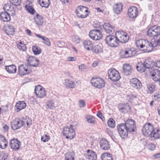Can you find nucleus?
<instances>
[{
    "instance_id": "nucleus-7",
    "label": "nucleus",
    "mask_w": 160,
    "mask_h": 160,
    "mask_svg": "<svg viewBox=\"0 0 160 160\" xmlns=\"http://www.w3.org/2000/svg\"><path fill=\"white\" fill-rule=\"evenodd\" d=\"M91 82L93 86L99 89L104 87L105 83L103 79L100 78H93Z\"/></svg>"
},
{
    "instance_id": "nucleus-13",
    "label": "nucleus",
    "mask_w": 160,
    "mask_h": 160,
    "mask_svg": "<svg viewBox=\"0 0 160 160\" xmlns=\"http://www.w3.org/2000/svg\"><path fill=\"white\" fill-rule=\"evenodd\" d=\"M89 36L92 40H97L102 38V34L100 30L96 29L91 30L89 32Z\"/></svg>"
},
{
    "instance_id": "nucleus-10",
    "label": "nucleus",
    "mask_w": 160,
    "mask_h": 160,
    "mask_svg": "<svg viewBox=\"0 0 160 160\" xmlns=\"http://www.w3.org/2000/svg\"><path fill=\"white\" fill-rule=\"evenodd\" d=\"M148 35L150 37H154L160 34V27L157 26H152L147 31Z\"/></svg>"
},
{
    "instance_id": "nucleus-48",
    "label": "nucleus",
    "mask_w": 160,
    "mask_h": 160,
    "mask_svg": "<svg viewBox=\"0 0 160 160\" xmlns=\"http://www.w3.org/2000/svg\"><path fill=\"white\" fill-rule=\"evenodd\" d=\"M8 158L7 153L2 152L0 153V160H5Z\"/></svg>"
},
{
    "instance_id": "nucleus-15",
    "label": "nucleus",
    "mask_w": 160,
    "mask_h": 160,
    "mask_svg": "<svg viewBox=\"0 0 160 160\" xmlns=\"http://www.w3.org/2000/svg\"><path fill=\"white\" fill-rule=\"evenodd\" d=\"M124 125L129 132H134L136 128L135 122L131 119L127 120L125 122Z\"/></svg>"
},
{
    "instance_id": "nucleus-61",
    "label": "nucleus",
    "mask_w": 160,
    "mask_h": 160,
    "mask_svg": "<svg viewBox=\"0 0 160 160\" xmlns=\"http://www.w3.org/2000/svg\"><path fill=\"white\" fill-rule=\"evenodd\" d=\"M154 63V66L160 68V60L156 61Z\"/></svg>"
},
{
    "instance_id": "nucleus-14",
    "label": "nucleus",
    "mask_w": 160,
    "mask_h": 160,
    "mask_svg": "<svg viewBox=\"0 0 160 160\" xmlns=\"http://www.w3.org/2000/svg\"><path fill=\"white\" fill-rule=\"evenodd\" d=\"M24 124L25 121L17 118L11 122V127L12 129L16 130L22 127Z\"/></svg>"
},
{
    "instance_id": "nucleus-17",
    "label": "nucleus",
    "mask_w": 160,
    "mask_h": 160,
    "mask_svg": "<svg viewBox=\"0 0 160 160\" xmlns=\"http://www.w3.org/2000/svg\"><path fill=\"white\" fill-rule=\"evenodd\" d=\"M150 74L152 79L155 82L160 83V71L158 69H153L150 71Z\"/></svg>"
},
{
    "instance_id": "nucleus-27",
    "label": "nucleus",
    "mask_w": 160,
    "mask_h": 160,
    "mask_svg": "<svg viewBox=\"0 0 160 160\" xmlns=\"http://www.w3.org/2000/svg\"><path fill=\"white\" fill-rule=\"evenodd\" d=\"M3 9L6 12L7 11L9 12L12 16H14L15 15L13 7L12 6H11L10 4L8 3L5 4Z\"/></svg>"
},
{
    "instance_id": "nucleus-42",
    "label": "nucleus",
    "mask_w": 160,
    "mask_h": 160,
    "mask_svg": "<svg viewBox=\"0 0 160 160\" xmlns=\"http://www.w3.org/2000/svg\"><path fill=\"white\" fill-rule=\"evenodd\" d=\"M65 160H74V154L73 152H69L65 154Z\"/></svg>"
},
{
    "instance_id": "nucleus-43",
    "label": "nucleus",
    "mask_w": 160,
    "mask_h": 160,
    "mask_svg": "<svg viewBox=\"0 0 160 160\" xmlns=\"http://www.w3.org/2000/svg\"><path fill=\"white\" fill-rule=\"evenodd\" d=\"M47 106L49 108L52 109L56 107L54 101L53 100H49L47 104Z\"/></svg>"
},
{
    "instance_id": "nucleus-9",
    "label": "nucleus",
    "mask_w": 160,
    "mask_h": 160,
    "mask_svg": "<svg viewBox=\"0 0 160 160\" xmlns=\"http://www.w3.org/2000/svg\"><path fill=\"white\" fill-rule=\"evenodd\" d=\"M124 123H120L117 126V128L120 136L123 139L127 138L128 136V131L125 128Z\"/></svg>"
},
{
    "instance_id": "nucleus-23",
    "label": "nucleus",
    "mask_w": 160,
    "mask_h": 160,
    "mask_svg": "<svg viewBox=\"0 0 160 160\" xmlns=\"http://www.w3.org/2000/svg\"><path fill=\"white\" fill-rule=\"evenodd\" d=\"M28 61L30 66H32L34 67L37 66L39 62L37 58L32 56H30L28 59Z\"/></svg>"
},
{
    "instance_id": "nucleus-52",
    "label": "nucleus",
    "mask_w": 160,
    "mask_h": 160,
    "mask_svg": "<svg viewBox=\"0 0 160 160\" xmlns=\"http://www.w3.org/2000/svg\"><path fill=\"white\" fill-rule=\"evenodd\" d=\"M42 40L43 41V43L46 45L48 46H51V42L48 38L44 36Z\"/></svg>"
},
{
    "instance_id": "nucleus-24",
    "label": "nucleus",
    "mask_w": 160,
    "mask_h": 160,
    "mask_svg": "<svg viewBox=\"0 0 160 160\" xmlns=\"http://www.w3.org/2000/svg\"><path fill=\"white\" fill-rule=\"evenodd\" d=\"M103 28L106 32L108 33H113L114 32L113 27L109 23H105L103 25Z\"/></svg>"
},
{
    "instance_id": "nucleus-8",
    "label": "nucleus",
    "mask_w": 160,
    "mask_h": 160,
    "mask_svg": "<svg viewBox=\"0 0 160 160\" xmlns=\"http://www.w3.org/2000/svg\"><path fill=\"white\" fill-rule=\"evenodd\" d=\"M118 43H126L129 39V37L127 34L123 32H117L116 33Z\"/></svg>"
},
{
    "instance_id": "nucleus-53",
    "label": "nucleus",
    "mask_w": 160,
    "mask_h": 160,
    "mask_svg": "<svg viewBox=\"0 0 160 160\" xmlns=\"http://www.w3.org/2000/svg\"><path fill=\"white\" fill-rule=\"evenodd\" d=\"M79 69L82 72L85 71L87 70V67L84 64H82L80 65L78 67Z\"/></svg>"
},
{
    "instance_id": "nucleus-19",
    "label": "nucleus",
    "mask_w": 160,
    "mask_h": 160,
    "mask_svg": "<svg viewBox=\"0 0 160 160\" xmlns=\"http://www.w3.org/2000/svg\"><path fill=\"white\" fill-rule=\"evenodd\" d=\"M138 13V8L135 7H131L128 9V14L131 18H136L137 16Z\"/></svg>"
},
{
    "instance_id": "nucleus-26",
    "label": "nucleus",
    "mask_w": 160,
    "mask_h": 160,
    "mask_svg": "<svg viewBox=\"0 0 160 160\" xmlns=\"http://www.w3.org/2000/svg\"><path fill=\"white\" fill-rule=\"evenodd\" d=\"M10 13L6 12H2L0 14L1 19L4 22H8L11 19L10 14Z\"/></svg>"
},
{
    "instance_id": "nucleus-62",
    "label": "nucleus",
    "mask_w": 160,
    "mask_h": 160,
    "mask_svg": "<svg viewBox=\"0 0 160 160\" xmlns=\"http://www.w3.org/2000/svg\"><path fill=\"white\" fill-rule=\"evenodd\" d=\"M76 59L75 57H69L67 59L69 61H75Z\"/></svg>"
},
{
    "instance_id": "nucleus-60",
    "label": "nucleus",
    "mask_w": 160,
    "mask_h": 160,
    "mask_svg": "<svg viewBox=\"0 0 160 160\" xmlns=\"http://www.w3.org/2000/svg\"><path fill=\"white\" fill-rule=\"evenodd\" d=\"M9 129V127L7 124H4L3 126V130L4 132H7Z\"/></svg>"
},
{
    "instance_id": "nucleus-56",
    "label": "nucleus",
    "mask_w": 160,
    "mask_h": 160,
    "mask_svg": "<svg viewBox=\"0 0 160 160\" xmlns=\"http://www.w3.org/2000/svg\"><path fill=\"white\" fill-rule=\"evenodd\" d=\"M111 157V154L109 153H104L102 154L101 156V158L102 159L103 158H105L107 157Z\"/></svg>"
},
{
    "instance_id": "nucleus-32",
    "label": "nucleus",
    "mask_w": 160,
    "mask_h": 160,
    "mask_svg": "<svg viewBox=\"0 0 160 160\" xmlns=\"http://www.w3.org/2000/svg\"><path fill=\"white\" fill-rule=\"evenodd\" d=\"M26 106V104L23 101H20L16 103L15 108L17 112H19L20 110L24 108Z\"/></svg>"
},
{
    "instance_id": "nucleus-55",
    "label": "nucleus",
    "mask_w": 160,
    "mask_h": 160,
    "mask_svg": "<svg viewBox=\"0 0 160 160\" xmlns=\"http://www.w3.org/2000/svg\"><path fill=\"white\" fill-rule=\"evenodd\" d=\"M18 48L21 51H24L26 50V47L25 45H22V46L17 45Z\"/></svg>"
},
{
    "instance_id": "nucleus-46",
    "label": "nucleus",
    "mask_w": 160,
    "mask_h": 160,
    "mask_svg": "<svg viewBox=\"0 0 160 160\" xmlns=\"http://www.w3.org/2000/svg\"><path fill=\"white\" fill-rule=\"evenodd\" d=\"M25 7L28 12L32 14H33L35 12V10L32 7L27 5Z\"/></svg>"
},
{
    "instance_id": "nucleus-33",
    "label": "nucleus",
    "mask_w": 160,
    "mask_h": 160,
    "mask_svg": "<svg viewBox=\"0 0 160 160\" xmlns=\"http://www.w3.org/2000/svg\"><path fill=\"white\" fill-rule=\"evenodd\" d=\"M83 45L85 49L88 50H91L93 46L92 42L89 40H86L84 41Z\"/></svg>"
},
{
    "instance_id": "nucleus-16",
    "label": "nucleus",
    "mask_w": 160,
    "mask_h": 160,
    "mask_svg": "<svg viewBox=\"0 0 160 160\" xmlns=\"http://www.w3.org/2000/svg\"><path fill=\"white\" fill-rule=\"evenodd\" d=\"M35 92L37 96L40 98H43L46 95L45 89L40 85L36 87Z\"/></svg>"
},
{
    "instance_id": "nucleus-36",
    "label": "nucleus",
    "mask_w": 160,
    "mask_h": 160,
    "mask_svg": "<svg viewBox=\"0 0 160 160\" xmlns=\"http://www.w3.org/2000/svg\"><path fill=\"white\" fill-rule=\"evenodd\" d=\"M40 5L42 7L48 8L50 5L49 0H38Z\"/></svg>"
},
{
    "instance_id": "nucleus-28",
    "label": "nucleus",
    "mask_w": 160,
    "mask_h": 160,
    "mask_svg": "<svg viewBox=\"0 0 160 160\" xmlns=\"http://www.w3.org/2000/svg\"><path fill=\"white\" fill-rule=\"evenodd\" d=\"M122 4L121 3H117L113 5V10L115 13L119 14L122 11Z\"/></svg>"
},
{
    "instance_id": "nucleus-44",
    "label": "nucleus",
    "mask_w": 160,
    "mask_h": 160,
    "mask_svg": "<svg viewBox=\"0 0 160 160\" xmlns=\"http://www.w3.org/2000/svg\"><path fill=\"white\" fill-rule=\"evenodd\" d=\"M91 50L96 54L99 53L102 51L101 48L98 45L93 46Z\"/></svg>"
},
{
    "instance_id": "nucleus-2",
    "label": "nucleus",
    "mask_w": 160,
    "mask_h": 160,
    "mask_svg": "<svg viewBox=\"0 0 160 160\" xmlns=\"http://www.w3.org/2000/svg\"><path fill=\"white\" fill-rule=\"evenodd\" d=\"M136 54V51L133 48L122 49L120 53V57L122 58H127L132 57Z\"/></svg>"
},
{
    "instance_id": "nucleus-54",
    "label": "nucleus",
    "mask_w": 160,
    "mask_h": 160,
    "mask_svg": "<svg viewBox=\"0 0 160 160\" xmlns=\"http://www.w3.org/2000/svg\"><path fill=\"white\" fill-rule=\"evenodd\" d=\"M154 99L159 100L160 99V92H158L155 93L154 95Z\"/></svg>"
},
{
    "instance_id": "nucleus-41",
    "label": "nucleus",
    "mask_w": 160,
    "mask_h": 160,
    "mask_svg": "<svg viewBox=\"0 0 160 160\" xmlns=\"http://www.w3.org/2000/svg\"><path fill=\"white\" fill-rule=\"evenodd\" d=\"M131 66L128 64H125L123 66V72L126 75H129V72L131 70Z\"/></svg>"
},
{
    "instance_id": "nucleus-29",
    "label": "nucleus",
    "mask_w": 160,
    "mask_h": 160,
    "mask_svg": "<svg viewBox=\"0 0 160 160\" xmlns=\"http://www.w3.org/2000/svg\"><path fill=\"white\" fill-rule=\"evenodd\" d=\"M4 29L5 33L8 35H12L14 34L15 29L11 25H8L6 28H4Z\"/></svg>"
},
{
    "instance_id": "nucleus-30",
    "label": "nucleus",
    "mask_w": 160,
    "mask_h": 160,
    "mask_svg": "<svg viewBox=\"0 0 160 160\" xmlns=\"http://www.w3.org/2000/svg\"><path fill=\"white\" fill-rule=\"evenodd\" d=\"M146 68L151 69L154 66V62L151 59L145 60L144 63Z\"/></svg>"
},
{
    "instance_id": "nucleus-38",
    "label": "nucleus",
    "mask_w": 160,
    "mask_h": 160,
    "mask_svg": "<svg viewBox=\"0 0 160 160\" xmlns=\"http://www.w3.org/2000/svg\"><path fill=\"white\" fill-rule=\"evenodd\" d=\"M148 93L152 94L155 91V85L152 83H148L146 85Z\"/></svg>"
},
{
    "instance_id": "nucleus-6",
    "label": "nucleus",
    "mask_w": 160,
    "mask_h": 160,
    "mask_svg": "<svg viewBox=\"0 0 160 160\" xmlns=\"http://www.w3.org/2000/svg\"><path fill=\"white\" fill-rule=\"evenodd\" d=\"M109 78L114 82H116L121 77L118 72L114 68L110 69L108 72Z\"/></svg>"
},
{
    "instance_id": "nucleus-50",
    "label": "nucleus",
    "mask_w": 160,
    "mask_h": 160,
    "mask_svg": "<svg viewBox=\"0 0 160 160\" xmlns=\"http://www.w3.org/2000/svg\"><path fill=\"white\" fill-rule=\"evenodd\" d=\"M10 3L15 6L19 5L21 2V0H9Z\"/></svg>"
},
{
    "instance_id": "nucleus-18",
    "label": "nucleus",
    "mask_w": 160,
    "mask_h": 160,
    "mask_svg": "<svg viewBox=\"0 0 160 160\" xmlns=\"http://www.w3.org/2000/svg\"><path fill=\"white\" fill-rule=\"evenodd\" d=\"M130 83L133 88L138 90L141 89L142 87L141 81L137 78H132L130 80Z\"/></svg>"
},
{
    "instance_id": "nucleus-47",
    "label": "nucleus",
    "mask_w": 160,
    "mask_h": 160,
    "mask_svg": "<svg viewBox=\"0 0 160 160\" xmlns=\"http://www.w3.org/2000/svg\"><path fill=\"white\" fill-rule=\"evenodd\" d=\"M108 126L112 128H113L115 126V122L112 118H110L107 122Z\"/></svg>"
},
{
    "instance_id": "nucleus-12",
    "label": "nucleus",
    "mask_w": 160,
    "mask_h": 160,
    "mask_svg": "<svg viewBox=\"0 0 160 160\" xmlns=\"http://www.w3.org/2000/svg\"><path fill=\"white\" fill-rule=\"evenodd\" d=\"M154 130L153 125L150 123L146 124L143 127L142 131L144 136L148 137L152 135Z\"/></svg>"
},
{
    "instance_id": "nucleus-57",
    "label": "nucleus",
    "mask_w": 160,
    "mask_h": 160,
    "mask_svg": "<svg viewBox=\"0 0 160 160\" xmlns=\"http://www.w3.org/2000/svg\"><path fill=\"white\" fill-rule=\"evenodd\" d=\"M74 42L76 44H78L80 42L81 39L78 37H76L74 39Z\"/></svg>"
},
{
    "instance_id": "nucleus-59",
    "label": "nucleus",
    "mask_w": 160,
    "mask_h": 160,
    "mask_svg": "<svg viewBox=\"0 0 160 160\" xmlns=\"http://www.w3.org/2000/svg\"><path fill=\"white\" fill-rule=\"evenodd\" d=\"M85 105V102L82 100L79 101V106L80 107H84Z\"/></svg>"
},
{
    "instance_id": "nucleus-45",
    "label": "nucleus",
    "mask_w": 160,
    "mask_h": 160,
    "mask_svg": "<svg viewBox=\"0 0 160 160\" xmlns=\"http://www.w3.org/2000/svg\"><path fill=\"white\" fill-rule=\"evenodd\" d=\"M32 50L35 55H38L41 52V49L37 46H32Z\"/></svg>"
},
{
    "instance_id": "nucleus-37",
    "label": "nucleus",
    "mask_w": 160,
    "mask_h": 160,
    "mask_svg": "<svg viewBox=\"0 0 160 160\" xmlns=\"http://www.w3.org/2000/svg\"><path fill=\"white\" fill-rule=\"evenodd\" d=\"M6 69L9 73H15L16 72L17 69L16 66L12 65L6 66Z\"/></svg>"
},
{
    "instance_id": "nucleus-35",
    "label": "nucleus",
    "mask_w": 160,
    "mask_h": 160,
    "mask_svg": "<svg viewBox=\"0 0 160 160\" xmlns=\"http://www.w3.org/2000/svg\"><path fill=\"white\" fill-rule=\"evenodd\" d=\"M77 82L72 81L68 80H65L64 84L71 88H75L76 86Z\"/></svg>"
},
{
    "instance_id": "nucleus-4",
    "label": "nucleus",
    "mask_w": 160,
    "mask_h": 160,
    "mask_svg": "<svg viewBox=\"0 0 160 160\" xmlns=\"http://www.w3.org/2000/svg\"><path fill=\"white\" fill-rule=\"evenodd\" d=\"M75 12L78 17L82 18H85L88 16V8L83 6H78L75 10Z\"/></svg>"
},
{
    "instance_id": "nucleus-58",
    "label": "nucleus",
    "mask_w": 160,
    "mask_h": 160,
    "mask_svg": "<svg viewBox=\"0 0 160 160\" xmlns=\"http://www.w3.org/2000/svg\"><path fill=\"white\" fill-rule=\"evenodd\" d=\"M24 121H25V124L24 125L26 124L28 126H29L32 124V121L30 119H29L28 120L26 121V120L24 119Z\"/></svg>"
},
{
    "instance_id": "nucleus-40",
    "label": "nucleus",
    "mask_w": 160,
    "mask_h": 160,
    "mask_svg": "<svg viewBox=\"0 0 160 160\" xmlns=\"http://www.w3.org/2000/svg\"><path fill=\"white\" fill-rule=\"evenodd\" d=\"M151 138L153 139H158L160 138V130L154 129Z\"/></svg>"
},
{
    "instance_id": "nucleus-5",
    "label": "nucleus",
    "mask_w": 160,
    "mask_h": 160,
    "mask_svg": "<svg viewBox=\"0 0 160 160\" xmlns=\"http://www.w3.org/2000/svg\"><path fill=\"white\" fill-rule=\"evenodd\" d=\"M73 126L71 125L69 127H65L63 129V133L67 139H72L73 138L75 135L73 128Z\"/></svg>"
},
{
    "instance_id": "nucleus-64",
    "label": "nucleus",
    "mask_w": 160,
    "mask_h": 160,
    "mask_svg": "<svg viewBox=\"0 0 160 160\" xmlns=\"http://www.w3.org/2000/svg\"><path fill=\"white\" fill-rule=\"evenodd\" d=\"M153 157L155 158H160V153H157L153 155Z\"/></svg>"
},
{
    "instance_id": "nucleus-20",
    "label": "nucleus",
    "mask_w": 160,
    "mask_h": 160,
    "mask_svg": "<svg viewBox=\"0 0 160 160\" xmlns=\"http://www.w3.org/2000/svg\"><path fill=\"white\" fill-rule=\"evenodd\" d=\"M100 148L104 150L109 149L110 147V144L106 139L102 138L99 142Z\"/></svg>"
},
{
    "instance_id": "nucleus-51",
    "label": "nucleus",
    "mask_w": 160,
    "mask_h": 160,
    "mask_svg": "<svg viewBox=\"0 0 160 160\" xmlns=\"http://www.w3.org/2000/svg\"><path fill=\"white\" fill-rule=\"evenodd\" d=\"M50 139V136L49 135L45 134L42 136L41 140L42 141L44 142H48Z\"/></svg>"
},
{
    "instance_id": "nucleus-1",
    "label": "nucleus",
    "mask_w": 160,
    "mask_h": 160,
    "mask_svg": "<svg viewBox=\"0 0 160 160\" xmlns=\"http://www.w3.org/2000/svg\"><path fill=\"white\" fill-rule=\"evenodd\" d=\"M137 47L138 48H142L146 52H151L154 47L160 46V36L157 40L154 38L150 41L147 39H140L135 42Z\"/></svg>"
},
{
    "instance_id": "nucleus-31",
    "label": "nucleus",
    "mask_w": 160,
    "mask_h": 160,
    "mask_svg": "<svg viewBox=\"0 0 160 160\" xmlns=\"http://www.w3.org/2000/svg\"><path fill=\"white\" fill-rule=\"evenodd\" d=\"M34 20L36 24L38 25H42L43 23V17L39 14H37L36 15L34 18Z\"/></svg>"
},
{
    "instance_id": "nucleus-34",
    "label": "nucleus",
    "mask_w": 160,
    "mask_h": 160,
    "mask_svg": "<svg viewBox=\"0 0 160 160\" xmlns=\"http://www.w3.org/2000/svg\"><path fill=\"white\" fill-rule=\"evenodd\" d=\"M7 146V143L5 137L2 135H0V148L4 149Z\"/></svg>"
},
{
    "instance_id": "nucleus-63",
    "label": "nucleus",
    "mask_w": 160,
    "mask_h": 160,
    "mask_svg": "<svg viewBox=\"0 0 160 160\" xmlns=\"http://www.w3.org/2000/svg\"><path fill=\"white\" fill-rule=\"evenodd\" d=\"M97 116L99 118H100L102 120V117L103 118L104 117L102 116V113L100 112L99 111H98V113L97 114Z\"/></svg>"
},
{
    "instance_id": "nucleus-3",
    "label": "nucleus",
    "mask_w": 160,
    "mask_h": 160,
    "mask_svg": "<svg viewBox=\"0 0 160 160\" xmlns=\"http://www.w3.org/2000/svg\"><path fill=\"white\" fill-rule=\"evenodd\" d=\"M106 44L111 47H116L119 45L116 35H109L105 39Z\"/></svg>"
},
{
    "instance_id": "nucleus-22",
    "label": "nucleus",
    "mask_w": 160,
    "mask_h": 160,
    "mask_svg": "<svg viewBox=\"0 0 160 160\" xmlns=\"http://www.w3.org/2000/svg\"><path fill=\"white\" fill-rule=\"evenodd\" d=\"M21 144V142L18 141L17 139H12L10 141V146L11 148L15 150H18Z\"/></svg>"
},
{
    "instance_id": "nucleus-11",
    "label": "nucleus",
    "mask_w": 160,
    "mask_h": 160,
    "mask_svg": "<svg viewBox=\"0 0 160 160\" xmlns=\"http://www.w3.org/2000/svg\"><path fill=\"white\" fill-rule=\"evenodd\" d=\"M29 68L30 66L28 64H23L20 65L18 67L19 75L23 76L30 73L31 71Z\"/></svg>"
},
{
    "instance_id": "nucleus-25",
    "label": "nucleus",
    "mask_w": 160,
    "mask_h": 160,
    "mask_svg": "<svg viewBox=\"0 0 160 160\" xmlns=\"http://www.w3.org/2000/svg\"><path fill=\"white\" fill-rule=\"evenodd\" d=\"M119 110L122 112H127L131 108L130 107L128 103L126 104H120L119 107Z\"/></svg>"
},
{
    "instance_id": "nucleus-49",
    "label": "nucleus",
    "mask_w": 160,
    "mask_h": 160,
    "mask_svg": "<svg viewBox=\"0 0 160 160\" xmlns=\"http://www.w3.org/2000/svg\"><path fill=\"white\" fill-rule=\"evenodd\" d=\"M87 121L88 122L93 124L94 123L95 118L92 116H88L86 117Z\"/></svg>"
},
{
    "instance_id": "nucleus-21",
    "label": "nucleus",
    "mask_w": 160,
    "mask_h": 160,
    "mask_svg": "<svg viewBox=\"0 0 160 160\" xmlns=\"http://www.w3.org/2000/svg\"><path fill=\"white\" fill-rule=\"evenodd\" d=\"M85 155L87 159L96 160L97 158L96 153L91 150H88L86 153L85 154Z\"/></svg>"
},
{
    "instance_id": "nucleus-39",
    "label": "nucleus",
    "mask_w": 160,
    "mask_h": 160,
    "mask_svg": "<svg viewBox=\"0 0 160 160\" xmlns=\"http://www.w3.org/2000/svg\"><path fill=\"white\" fill-rule=\"evenodd\" d=\"M136 68L138 71L142 72H144L146 69L144 63L142 62L138 63L137 65Z\"/></svg>"
}]
</instances>
